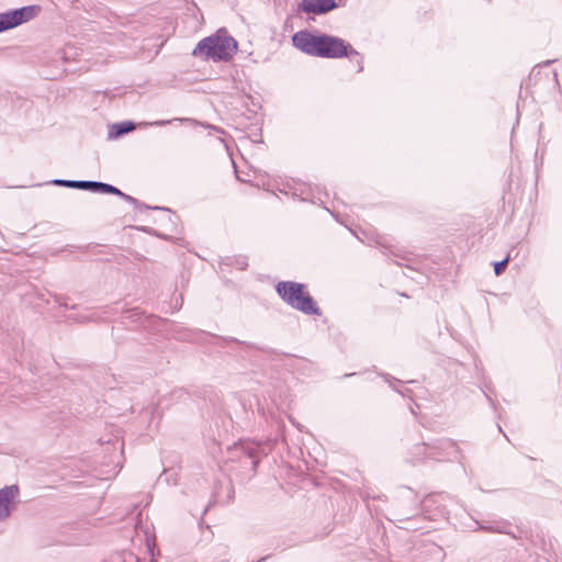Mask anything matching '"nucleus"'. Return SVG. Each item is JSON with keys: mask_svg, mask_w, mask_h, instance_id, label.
<instances>
[{"mask_svg": "<svg viewBox=\"0 0 562 562\" xmlns=\"http://www.w3.org/2000/svg\"><path fill=\"white\" fill-rule=\"evenodd\" d=\"M293 45L301 52L322 58L348 57L357 59L358 72L363 70V58L345 40L327 34L314 35L308 31H299L292 37Z\"/></svg>", "mask_w": 562, "mask_h": 562, "instance_id": "1", "label": "nucleus"}, {"mask_svg": "<svg viewBox=\"0 0 562 562\" xmlns=\"http://www.w3.org/2000/svg\"><path fill=\"white\" fill-rule=\"evenodd\" d=\"M237 41L226 34V31H217L214 35L201 40L192 52L193 56L214 61H228L237 52Z\"/></svg>", "mask_w": 562, "mask_h": 562, "instance_id": "2", "label": "nucleus"}, {"mask_svg": "<svg viewBox=\"0 0 562 562\" xmlns=\"http://www.w3.org/2000/svg\"><path fill=\"white\" fill-rule=\"evenodd\" d=\"M276 292L292 308L305 315H322V310L316 301L306 291L304 283L295 281H280L276 285Z\"/></svg>", "mask_w": 562, "mask_h": 562, "instance_id": "3", "label": "nucleus"}, {"mask_svg": "<svg viewBox=\"0 0 562 562\" xmlns=\"http://www.w3.org/2000/svg\"><path fill=\"white\" fill-rule=\"evenodd\" d=\"M276 442L277 439H268L262 442L240 441L228 449L229 460L239 462L243 469L255 473L260 458L268 456Z\"/></svg>", "mask_w": 562, "mask_h": 562, "instance_id": "4", "label": "nucleus"}, {"mask_svg": "<svg viewBox=\"0 0 562 562\" xmlns=\"http://www.w3.org/2000/svg\"><path fill=\"white\" fill-rule=\"evenodd\" d=\"M38 11L36 5H25L0 13V33L32 20Z\"/></svg>", "mask_w": 562, "mask_h": 562, "instance_id": "5", "label": "nucleus"}, {"mask_svg": "<svg viewBox=\"0 0 562 562\" xmlns=\"http://www.w3.org/2000/svg\"><path fill=\"white\" fill-rule=\"evenodd\" d=\"M429 450V460L453 461L461 460L462 457L457 442L448 438L434 440Z\"/></svg>", "mask_w": 562, "mask_h": 562, "instance_id": "6", "label": "nucleus"}, {"mask_svg": "<svg viewBox=\"0 0 562 562\" xmlns=\"http://www.w3.org/2000/svg\"><path fill=\"white\" fill-rule=\"evenodd\" d=\"M99 193H106V194L117 195V196L122 198L123 200H125L126 202L133 204L135 206V209H137V210L153 209V210H160V211H166V212L170 213V210L167 209V207H160V206L150 207V206L146 205L145 203L138 201L134 196L128 195V194L122 192L119 188H116V187H114L112 184H109V183L100 182Z\"/></svg>", "mask_w": 562, "mask_h": 562, "instance_id": "7", "label": "nucleus"}, {"mask_svg": "<svg viewBox=\"0 0 562 562\" xmlns=\"http://www.w3.org/2000/svg\"><path fill=\"white\" fill-rule=\"evenodd\" d=\"M18 494V485H7L0 488V522L10 517L12 512V503Z\"/></svg>", "mask_w": 562, "mask_h": 562, "instance_id": "8", "label": "nucleus"}, {"mask_svg": "<svg viewBox=\"0 0 562 562\" xmlns=\"http://www.w3.org/2000/svg\"><path fill=\"white\" fill-rule=\"evenodd\" d=\"M18 494V485H7L0 488V522L10 517L12 512V503Z\"/></svg>", "mask_w": 562, "mask_h": 562, "instance_id": "9", "label": "nucleus"}, {"mask_svg": "<svg viewBox=\"0 0 562 562\" xmlns=\"http://www.w3.org/2000/svg\"><path fill=\"white\" fill-rule=\"evenodd\" d=\"M335 8V0H302L297 5L299 11L313 14H325Z\"/></svg>", "mask_w": 562, "mask_h": 562, "instance_id": "10", "label": "nucleus"}, {"mask_svg": "<svg viewBox=\"0 0 562 562\" xmlns=\"http://www.w3.org/2000/svg\"><path fill=\"white\" fill-rule=\"evenodd\" d=\"M475 530L510 535V524L504 519L475 521Z\"/></svg>", "mask_w": 562, "mask_h": 562, "instance_id": "11", "label": "nucleus"}, {"mask_svg": "<svg viewBox=\"0 0 562 562\" xmlns=\"http://www.w3.org/2000/svg\"><path fill=\"white\" fill-rule=\"evenodd\" d=\"M292 195L297 196L301 201H310L312 203H316V198L314 195L313 189L308 183H297L294 187Z\"/></svg>", "mask_w": 562, "mask_h": 562, "instance_id": "12", "label": "nucleus"}, {"mask_svg": "<svg viewBox=\"0 0 562 562\" xmlns=\"http://www.w3.org/2000/svg\"><path fill=\"white\" fill-rule=\"evenodd\" d=\"M135 128V124L131 121H124L121 123H116L112 125L111 130L109 131V138H117L120 136H123L130 132H132Z\"/></svg>", "mask_w": 562, "mask_h": 562, "instance_id": "13", "label": "nucleus"}, {"mask_svg": "<svg viewBox=\"0 0 562 562\" xmlns=\"http://www.w3.org/2000/svg\"><path fill=\"white\" fill-rule=\"evenodd\" d=\"M109 562H146L142 561L135 553L131 551H121L114 553Z\"/></svg>", "mask_w": 562, "mask_h": 562, "instance_id": "14", "label": "nucleus"}, {"mask_svg": "<svg viewBox=\"0 0 562 562\" xmlns=\"http://www.w3.org/2000/svg\"><path fill=\"white\" fill-rule=\"evenodd\" d=\"M430 442H422L414 447L413 456L417 461L429 460Z\"/></svg>", "mask_w": 562, "mask_h": 562, "instance_id": "15", "label": "nucleus"}, {"mask_svg": "<svg viewBox=\"0 0 562 562\" xmlns=\"http://www.w3.org/2000/svg\"><path fill=\"white\" fill-rule=\"evenodd\" d=\"M81 181L82 180H66V179H55L52 181L53 184L55 186H58V187H65V188H70V189H81L80 184H81Z\"/></svg>", "mask_w": 562, "mask_h": 562, "instance_id": "16", "label": "nucleus"}, {"mask_svg": "<svg viewBox=\"0 0 562 562\" xmlns=\"http://www.w3.org/2000/svg\"><path fill=\"white\" fill-rule=\"evenodd\" d=\"M80 187V190L99 193L100 181L82 180Z\"/></svg>", "mask_w": 562, "mask_h": 562, "instance_id": "17", "label": "nucleus"}, {"mask_svg": "<svg viewBox=\"0 0 562 562\" xmlns=\"http://www.w3.org/2000/svg\"><path fill=\"white\" fill-rule=\"evenodd\" d=\"M172 122H193V120L191 119H180V117H176V119H172V120H159V121H155V122H151L150 125L151 126H166L168 124H171Z\"/></svg>", "mask_w": 562, "mask_h": 562, "instance_id": "18", "label": "nucleus"}, {"mask_svg": "<svg viewBox=\"0 0 562 562\" xmlns=\"http://www.w3.org/2000/svg\"><path fill=\"white\" fill-rule=\"evenodd\" d=\"M508 261H509V255L505 259H503L501 261H496L494 263V272L496 276H501L505 271V269L508 265Z\"/></svg>", "mask_w": 562, "mask_h": 562, "instance_id": "19", "label": "nucleus"}, {"mask_svg": "<svg viewBox=\"0 0 562 562\" xmlns=\"http://www.w3.org/2000/svg\"><path fill=\"white\" fill-rule=\"evenodd\" d=\"M540 68H541V66H540V65H539V66H537V67H535V68L531 70L530 75H529V80H530V81H532V80H533V81H535V85L539 83V81L542 79V77H541V69H540Z\"/></svg>", "mask_w": 562, "mask_h": 562, "instance_id": "20", "label": "nucleus"}, {"mask_svg": "<svg viewBox=\"0 0 562 562\" xmlns=\"http://www.w3.org/2000/svg\"><path fill=\"white\" fill-rule=\"evenodd\" d=\"M236 266L239 270H245L248 266V261H247V258L245 257H239L236 259Z\"/></svg>", "mask_w": 562, "mask_h": 562, "instance_id": "21", "label": "nucleus"}, {"mask_svg": "<svg viewBox=\"0 0 562 562\" xmlns=\"http://www.w3.org/2000/svg\"><path fill=\"white\" fill-rule=\"evenodd\" d=\"M548 80L552 81L554 87H559L558 74L555 71H551L550 74H546Z\"/></svg>", "mask_w": 562, "mask_h": 562, "instance_id": "22", "label": "nucleus"}, {"mask_svg": "<svg viewBox=\"0 0 562 562\" xmlns=\"http://www.w3.org/2000/svg\"><path fill=\"white\" fill-rule=\"evenodd\" d=\"M402 499H403L404 502H405V501L412 502L414 505H416V504H417V501H416V498L414 497L413 492H412L411 490H406V491H405V495L403 496V498H402Z\"/></svg>", "mask_w": 562, "mask_h": 562, "instance_id": "23", "label": "nucleus"}, {"mask_svg": "<svg viewBox=\"0 0 562 562\" xmlns=\"http://www.w3.org/2000/svg\"><path fill=\"white\" fill-rule=\"evenodd\" d=\"M414 513H415V509H414V510H412V513H407V514L400 513V514L397 515V516H398L397 520L409 519V518H411V516H413V515H414Z\"/></svg>", "mask_w": 562, "mask_h": 562, "instance_id": "24", "label": "nucleus"}, {"mask_svg": "<svg viewBox=\"0 0 562 562\" xmlns=\"http://www.w3.org/2000/svg\"><path fill=\"white\" fill-rule=\"evenodd\" d=\"M392 381L400 382L398 380H395V379H393V378H391V376H389V375H387V376H386V382L390 384V386H391L393 390H395V391H397V392H398V390H397V389L392 384ZM400 393H401L402 395H404V393H403V392H401V391H400Z\"/></svg>", "mask_w": 562, "mask_h": 562, "instance_id": "25", "label": "nucleus"}, {"mask_svg": "<svg viewBox=\"0 0 562 562\" xmlns=\"http://www.w3.org/2000/svg\"><path fill=\"white\" fill-rule=\"evenodd\" d=\"M248 346H249V347H252V348H256V349H258V350H260V351H263V352H271V351H272L271 349H269V348H267V347H257V346H255V345H250V344H249Z\"/></svg>", "mask_w": 562, "mask_h": 562, "instance_id": "26", "label": "nucleus"}, {"mask_svg": "<svg viewBox=\"0 0 562 562\" xmlns=\"http://www.w3.org/2000/svg\"><path fill=\"white\" fill-rule=\"evenodd\" d=\"M206 127H209V128H212V130H215V131H217V132L223 133V130H222V128H220V127L212 126V125H206Z\"/></svg>", "mask_w": 562, "mask_h": 562, "instance_id": "27", "label": "nucleus"}, {"mask_svg": "<svg viewBox=\"0 0 562 562\" xmlns=\"http://www.w3.org/2000/svg\"><path fill=\"white\" fill-rule=\"evenodd\" d=\"M224 340H226V341L239 342V340H238V339L233 338V337L224 338Z\"/></svg>", "mask_w": 562, "mask_h": 562, "instance_id": "28", "label": "nucleus"}, {"mask_svg": "<svg viewBox=\"0 0 562 562\" xmlns=\"http://www.w3.org/2000/svg\"><path fill=\"white\" fill-rule=\"evenodd\" d=\"M291 424L295 425L297 428L300 427L299 424H296L292 418H290Z\"/></svg>", "mask_w": 562, "mask_h": 562, "instance_id": "29", "label": "nucleus"}, {"mask_svg": "<svg viewBox=\"0 0 562 562\" xmlns=\"http://www.w3.org/2000/svg\"><path fill=\"white\" fill-rule=\"evenodd\" d=\"M550 63H552V61H551V60H547V61L544 63V66H548Z\"/></svg>", "mask_w": 562, "mask_h": 562, "instance_id": "30", "label": "nucleus"}]
</instances>
